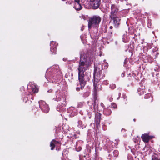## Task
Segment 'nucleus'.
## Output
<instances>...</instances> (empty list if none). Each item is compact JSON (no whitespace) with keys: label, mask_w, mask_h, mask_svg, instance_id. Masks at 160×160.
I'll list each match as a JSON object with an SVG mask.
<instances>
[{"label":"nucleus","mask_w":160,"mask_h":160,"mask_svg":"<svg viewBox=\"0 0 160 160\" xmlns=\"http://www.w3.org/2000/svg\"><path fill=\"white\" fill-rule=\"evenodd\" d=\"M112 99H113L112 98H111L109 100H110V102H112Z\"/></svg>","instance_id":"nucleus-39"},{"label":"nucleus","mask_w":160,"mask_h":160,"mask_svg":"<svg viewBox=\"0 0 160 160\" xmlns=\"http://www.w3.org/2000/svg\"><path fill=\"white\" fill-rule=\"evenodd\" d=\"M100 56H101V54H100Z\"/></svg>","instance_id":"nucleus-46"},{"label":"nucleus","mask_w":160,"mask_h":160,"mask_svg":"<svg viewBox=\"0 0 160 160\" xmlns=\"http://www.w3.org/2000/svg\"><path fill=\"white\" fill-rule=\"evenodd\" d=\"M90 64V61L85 58V56H81L78 68L79 83L76 88L77 91H79L80 89H82L85 86L86 82L89 79V77L84 75V73L88 68Z\"/></svg>","instance_id":"nucleus-1"},{"label":"nucleus","mask_w":160,"mask_h":160,"mask_svg":"<svg viewBox=\"0 0 160 160\" xmlns=\"http://www.w3.org/2000/svg\"><path fill=\"white\" fill-rule=\"evenodd\" d=\"M68 112L70 113V116L73 117L77 114L78 112L75 110V108L72 107L69 108L68 110Z\"/></svg>","instance_id":"nucleus-12"},{"label":"nucleus","mask_w":160,"mask_h":160,"mask_svg":"<svg viewBox=\"0 0 160 160\" xmlns=\"http://www.w3.org/2000/svg\"><path fill=\"white\" fill-rule=\"evenodd\" d=\"M61 74L59 67L58 65H54L48 68L46 72V77L52 78Z\"/></svg>","instance_id":"nucleus-3"},{"label":"nucleus","mask_w":160,"mask_h":160,"mask_svg":"<svg viewBox=\"0 0 160 160\" xmlns=\"http://www.w3.org/2000/svg\"><path fill=\"white\" fill-rule=\"evenodd\" d=\"M111 19L113 20L114 26L115 28H118L120 24L121 18L118 16L113 17V18L110 17Z\"/></svg>","instance_id":"nucleus-8"},{"label":"nucleus","mask_w":160,"mask_h":160,"mask_svg":"<svg viewBox=\"0 0 160 160\" xmlns=\"http://www.w3.org/2000/svg\"><path fill=\"white\" fill-rule=\"evenodd\" d=\"M62 98H63V101H64H64H65V99H64V98H63V97H62Z\"/></svg>","instance_id":"nucleus-42"},{"label":"nucleus","mask_w":160,"mask_h":160,"mask_svg":"<svg viewBox=\"0 0 160 160\" xmlns=\"http://www.w3.org/2000/svg\"><path fill=\"white\" fill-rule=\"evenodd\" d=\"M109 28L111 29H112L113 28V27L112 26H111L109 27Z\"/></svg>","instance_id":"nucleus-40"},{"label":"nucleus","mask_w":160,"mask_h":160,"mask_svg":"<svg viewBox=\"0 0 160 160\" xmlns=\"http://www.w3.org/2000/svg\"><path fill=\"white\" fill-rule=\"evenodd\" d=\"M118 7L116 5L113 4L111 6V12L109 15L110 17L113 18L114 16L118 15Z\"/></svg>","instance_id":"nucleus-7"},{"label":"nucleus","mask_w":160,"mask_h":160,"mask_svg":"<svg viewBox=\"0 0 160 160\" xmlns=\"http://www.w3.org/2000/svg\"><path fill=\"white\" fill-rule=\"evenodd\" d=\"M154 32H152V33H154Z\"/></svg>","instance_id":"nucleus-47"},{"label":"nucleus","mask_w":160,"mask_h":160,"mask_svg":"<svg viewBox=\"0 0 160 160\" xmlns=\"http://www.w3.org/2000/svg\"><path fill=\"white\" fill-rule=\"evenodd\" d=\"M58 43L56 42L53 41L51 42L50 46V51L52 52V54H55L56 52L57 47L58 45Z\"/></svg>","instance_id":"nucleus-9"},{"label":"nucleus","mask_w":160,"mask_h":160,"mask_svg":"<svg viewBox=\"0 0 160 160\" xmlns=\"http://www.w3.org/2000/svg\"><path fill=\"white\" fill-rule=\"evenodd\" d=\"M101 21V18L98 15H94L90 17L88 21V28L90 29L92 27H98Z\"/></svg>","instance_id":"nucleus-4"},{"label":"nucleus","mask_w":160,"mask_h":160,"mask_svg":"<svg viewBox=\"0 0 160 160\" xmlns=\"http://www.w3.org/2000/svg\"><path fill=\"white\" fill-rule=\"evenodd\" d=\"M158 54H159V53L158 52H156V56H155V58H156L157 57Z\"/></svg>","instance_id":"nucleus-35"},{"label":"nucleus","mask_w":160,"mask_h":160,"mask_svg":"<svg viewBox=\"0 0 160 160\" xmlns=\"http://www.w3.org/2000/svg\"><path fill=\"white\" fill-rule=\"evenodd\" d=\"M108 67V64L106 62L103 63L102 65V69H107Z\"/></svg>","instance_id":"nucleus-23"},{"label":"nucleus","mask_w":160,"mask_h":160,"mask_svg":"<svg viewBox=\"0 0 160 160\" xmlns=\"http://www.w3.org/2000/svg\"><path fill=\"white\" fill-rule=\"evenodd\" d=\"M101 106L103 108H104L105 107V106L104 105V104L102 103L101 102L100 104Z\"/></svg>","instance_id":"nucleus-34"},{"label":"nucleus","mask_w":160,"mask_h":160,"mask_svg":"<svg viewBox=\"0 0 160 160\" xmlns=\"http://www.w3.org/2000/svg\"><path fill=\"white\" fill-rule=\"evenodd\" d=\"M32 90V92H27L26 94L23 96L22 98L23 100L25 102H26L28 100L30 99V98L32 100H33V93H37L38 91V89L34 85H33L32 88H31Z\"/></svg>","instance_id":"nucleus-5"},{"label":"nucleus","mask_w":160,"mask_h":160,"mask_svg":"<svg viewBox=\"0 0 160 160\" xmlns=\"http://www.w3.org/2000/svg\"><path fill=\"white\" fill-rule=\"evenodd\" d=\"M121 95V94L120 93H118V97L117 98V100H118L120 98V97Z\"/></svg>","instance_id":"nucleus-32"},{"label":"nucleus","mask_w":160,"mask_h":160,"mask_svg":"<svg viewBox=\"0 0 160 160\" xmlns=\"http://www.w3.org/2000/svg\"><path fill=\"white\" fill-rule=\"evenodd\" d=\"M74 8L76 10L79 11L81 9L82 7L80 3H75Z\"/></svg>","instance_id":"nucleus-17"},{"label":"nucleus","mask_w":160,"mask_h":160,"mask_svg":"<svg viewBox=\"0 0 160 160\" xmlns=\"http://www.w3.org/2000/svg\"><path fill=\"white\" fill-rule=\"evenodd\" d=\"M145 86H141V88H139L138 89V91L140 95L144 94L146 92L145 91Z\"/></svg>","instance_id":"nucleus-16"},{"label":"nucleus","mask_w":160,"mask_h":160,"mask_svg":"<svg viewBox=\"0 0 160 160\" xmlns=\"http://www.w3.org/2000/svg\"><path fill=\"white\" fill-rule=\"evenodd\" d=\"M75 3H80V0H75Z\"/></svg>","instance_id":"nucleus-31"},{"label":"nucleus","mask_w":160,"mask_h":160,"mask_svg":"<svg viewBox=\"0 0 160 160\" xmlns=\"http://www.w3.org/2000/svg\"><path fill=\"white\" fill-rule=\"evenodd\" d=\"M152 160H160L156 156H153L152 157Z\"/></svg>","instance_id":"nucleus-27"},{"label":"nucleus","mask_w":160,"mask_h":160,"mask_svg":"<svg viewBox=\"0 0 160 160\" xmlns=\"http://www.w3.org/2000/svg\"><path fill=\"white\" fill-rule=\"evenodd\" d=\"M127 61V60L126 59H125L124 61V64H126V62Z\"/></svg>","instance_id":"nucleus-38"},{"label":"nucleus","mask_w":160,"mask_h":160,"mask_svg":"<svg viewBox=\"0 0 160 160\" xmlns=\"http://www.w3.org/2000/svg\"><path fill=\"white\" fill-rule=\"evenodd\" d=\"M135 120H135V119H133V121H134V122H135Z\"/></svg>","instance_id":"nucleus-43"},{"label":"nucleus","mask_w":160,"mask_h":160,"mask_svg":"<svg viewBox=\"0 0 160 160\" xmlns=\"http://www.w3.org/2000/svg\"><path fill=\"white\" fill-rule=\"evenodd\" d=\"M93 112L94 111H92V109L91 107L89 108V110H88L87 112H88V115L89 118H91L92 114V112Z\"/></svg>","instance_id":"nucleus-22"},{"label":"nucleus","mask_w":160,"mask_h":160,"mask_svg":"<svg viewBox=\"0 0 160 160\" xmlns=\"http://www.w3.org/2000/svg\"><path fill=\"white\" fill-rule=\"evenodd\" d=\"M62 93L59 90L57 91L56 92V98L53 99L57 101H60L61 100Z\"/></svg>","instance_id":"nucleus-14"},{"label":"nucleus","mask_w":160,"mask_h":160,"mask_svg":"<svg viewBox=\"0 0 160 160\" xmlns=\"http://www.w3.org/2000/svg\"><path fill=\"white\" fill-rule=\"evenodd\" d=\"M103 113L106 115H109L111 113V111L109 109L105 108L103 110Z\"/></svg>","instance_id":"nucleus-18"},{"label":"nucleus","mask_w":160,"mask_h":160,"mask_svg":"<svg viewBox=\"0 0 160 160\" xmlns=\"http://www.w3.org/2000/svg\"><path fill=\"white\" fill-rule=\"evenodd\" d=\"M113 153L115 157H117L118 156V152L117 150H114L113 152Z\"/></svg>","instance_id":"nucleus-26"},{"label":"nucleus","mask_w":160,"mask_h":160,"mask_svg":"<svg viewBox=\"0 0 160 160\" xmlns=\"http://www.w3.org/2000/svg\"><path fill=\"white\" fill-rule=\"evenodd\" d=\"M116 144V146L117 145V144H118L117 143H116V144Z\"/></svg>","instance_id":"nucleus-44"},{"label":"nucleus","mask_w":160,"mask_h":160,"mask_svg":"<svg viewBox=\"0 0 160 160\" xmlns=\"http://www.w3.org/2000/svg\"><path fill=\"white\" fill-rule=\"evenodd\" d=\"M95 121L96 125L98 126L100 124V121L101 119V114L98 112H95Z\"/></svg>","instance_id":"nucleus-11"},{"label":"nucleus","mask_w":160,"mask_h":160,"mask_svg":"<svg viewBox=\"0 0 160 160\" xmlns=\"http://www.w3.org/2000/svg\"><path fill=\"white\" fill-rule=\"evenodd\" d=\"M85 102H79L78 103L77 106L78 108H82L84 105Z\"/></svg>","instance_id":"nucleus-24"},{"label":"nucleus","mask_w":160,"mask_h":160,"mask_svg":"<svg viewBox=\"0 0 160 160\" xmlns=\"http://www.w3.org/2000/svg\"><path fill=\"white\" fill-rule=\"evenodd\" d=\"M82 18L84 20H85L86 19V18L85 16L82 15Z\"/></svg>","instance_id":"nucleus-33"},{"label":"nucleus","mask_w":160,"mask_h":160,"mask_svg":"<svg viewBox=\"0 0 160 160\" xmlns=\"http://www.w3.org/2000/svg\"><path fill=\"white\" fill-rule=\"evenodd\" d=\"M81 147H79V150H78V151H79L80 150H81Z\"/></svg>","instance_id":"nucleus-41"},{"label":"nucleus","mask_w":160,"mask_h":160,"mask_svg":"<svg viewBox=\"0 0 160 160\" xmlns=\"http://www.w3.org/2000/svg\"><path fill=\"white\" fill-rule=\"evenodd\" d=\"M58 144H60L58 142L55 140L54 139H53L50 143V147H51V150L54 149L55 145Z\"/></svg>","instance_id":"nucleus-15"},{"label":"nucleus","mask_w":160,"mask_h":160,"mask_svg":"<svg viewBox=\"0 0 160 160\" xmlns=\"http://www.w3.org/2000/svg\"><path fill=\"white\" fill-rule=\"evenodd\" d=\"M78 125L80 127H81L82 128H84L86 127V125L85 124H83L82 121L80 120H79L78 121Z\"/></svg>","instance_id":"nucleus-21"},{"label":"nucleus","mask_w":160,"mask_h":160,"mask_svg":"<svg viewBox=\"0 0 160 160\" xmlns=\"http://www.w3.org/2000/svg\"><path fill=\"white\" fill-rule=\"evenodd\" d=\"M117 106L116 104L115 103H113L112 104V107H113L114 108H117Z\"/></svg>","instance_id":"nucleus-30"},{"label":"nucleus","mask_w":160,"mask_h":160,"mask_svg":"<svg viewBox=\"0 0 160 160\" xmlns=\"http://www.w3.org/2000/svg\"><path fill=\"white\" fill-rule=\"evenodd\" d=\"M147 26L148 28H150L151 26V20L148 19L147 20Z\"/></svg>","instance_id":"nucleus-25"},{"label":"nucleus","mask_w":160,"mask_h":160,"mask_svg":"<svg viewBox=\"0 0 160 160\" xmlns=\"http://www.w3.org/2000/svg\"><path fill=\"white\" fill-rule=\"evenodd\" d=\"M116 87V86L115 84H112L110 85V88L112 89H114Z\"/></svg>","instance_id":"nucleus-28"},{"label":"nucleus","mask_w":160,"mask_h":160,"mask_svg":"<svg viewBox=\"0 0 160 160\" xmlns=\"http://www.w3.org/2000/svg\"><path fill=\"white\" fill-rule=\"evenodd\" d=\"M38 102L40 108L42 111L45 113H48L49 111V108L48 105L42 100L39 101Z\"/></svg>","instance_id":"nucleus-6"},{"label":"nucleus","mask_w":160,"mask_h":160,"mask_svg":"<svg viewBox=\"0 0 160 160\" xmlns=\"http://www.w3.org/2000/svg\"><path fill=\"white\" fill-rule=\"evenodd\" d=\"M100 0H92L91 5L94 9L98 8L100 5Z\"/></svg>","instance_id":"nucleus-10"},{"label":"nucleus","mask_w":160,"mask_h":160,"mask_svg":"<svg viewBox=\"0 0 160 160\" xmlns=\"http://www.w3.org/2000/svg\"><path fill=\"white\" fill-rule=\"evenodd\" d=\"M57 111H60V110H58V108H57Z\"/></svg>","instance_id":"nucleus-45"},{"label":"nucleus","mask_w":160,"mask_h":160,"mask_svg":"<svg viewBox=\"0 0 160 160\" xmlns=\"http://www.w3.org/2000/svg\"><path fill=\"white\" fill-rule=\"evenodd\" d=\"M141 138L144 142H148L150 139L153 138V136H149L147 134H142Z\"/></svg>","instance_id":"nucleus-13"},{"label":"nucleus","mask_w":160,"mask_h":160,"mask_svg":"<svg viewBox=\"0 0 160 160\" xmlns=\"http://www.w3.org/2000/svg\"><path fill=\"white\" fill-rule=\"evenodd\" d=\"M122 40L125 43L129 41V38L128 37L127 34H125L123 35Z\"/></svg>","instance_id":"nucleus-19"},{"label":"nucleus","mask_w":160,"mask_h":160,"mask_svg":"<svg viewBox=\"0 0 160 160\" xmlns=\"http://www.w3.org/2000/svg\"><path fill=\"white\" fill-rule=\"evenodd\" d=\"M102 84L108 85V81L107 80L104 81L102 82Z\"/></svg>","instance_id":"nucleus-29"},{"label":"nucleus","mask_w":160,"mask_h":160,"mask_svg":"<svg viewBox=\"0 0 160 160\" xmlns=\"http://www.w3.org/2000/svg\"><path fill=\"white\" fill-rule=\"evenodd\" d=\"M122 77H124L125 76L124 75V73H122Z\"/></svg>","instance_id":"nucleus-36"},{"label":"nucleus","mask_w":160,"mask_h":160,"mask_svg":"<svg viewBox=\"0 0 160 160\" xmlns=\"http://www.w3.org/2000/svg\"><path fill=\"white\" fill-rule=\"evenodd\" d=\"M144 98L145 99L149 98L150 99V101H152V97L151 96V95L150 93H148L145 94L144 96Z\"/></svg>","instance_id":"nucleus-20"},{"label":"nucleus","mask_w":160,"mask_h":160,"mask_svg":"<svg viewBox=\"0 0 160 160\" xmlns=\"http://www.w3.org/2000/svg\"><path fill=\"white\" fill-rule=\"evenodd\" d=\"M125 1H127V0H125Z\"/></svg>","instance_id":"nucleus-48"},{"label":"nucleus","mask_w":160,"mask_h":160,"mask_svg":"<svg viewBox=\"0 0 160 160\" xmlns=\"http://www.w3.org/2000/svg\"><path fill=\"white\" fill-rule=\"evenodd\" d=\"M94 80L93 81V85L94 86V98L93 99V103L92 104L94 110L98 109V100H97V96L96 95L97 90H99V84H98L99 81L105 77L103 74H101V70L98 68L95 67L94 73Z\"/></svg>","instance_id":"nucleus-2"},{"label":"nucleus","mask_w":160,"mask_h":160,"mask_svg":"<svg viewBox=\"0 0 160 160\" xmlns=\"http://www.w3.org/2000/svg\"><path fill=\"white\" fill-rule=\"evenodd\" d=\"M52 91V90L51 89H50L49 90H48V92H51Z\"/></svg>","instance_id":"nucleus-37"}]
</instances>
